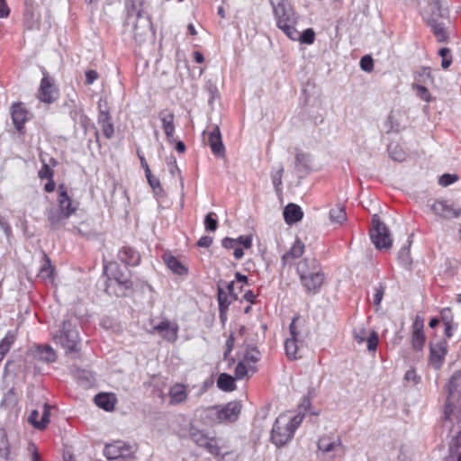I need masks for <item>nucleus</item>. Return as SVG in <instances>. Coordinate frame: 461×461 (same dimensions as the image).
I'll use <instances>...</instances> for the list:
<instances>
[{
    "mask_svg": "<svg viewBox=\"0 0 461 461\" xmlns=\"http://www.w3.org/2000/svg\"><path fill=\"white\" fill-rule=\"evenodd\" d=\"M284 168L282 166L279 168L272 172L271 179L275 188L276 194H280L282 193V177H283Z\"/></svg>",
    "mask_w": 461,
    "mask_h": 461,
    "instance_id": "45",
    "label": "nucleus"
},
{
    "mask_svg": "<svg viewBox=\"0 0 461 461\" xmlns=\"http://www.w3.org/2000/svg\"><path fill=\"white\" fill-rule=\"evenodd\" d=\"M167 164L168 166L169 172H170V174L173 176L175 175H178L179 176V177H180V184H181V186H183L184 185V181H183V177L181 176V171L178 168V167L176 165V158L173 155H171L170 157H168L167 158Z\"/></svg>",
    "mask_w": 461,
    "mask_h": 461,
    "instance_id": "52",
    "label": "nucleus"
},
{
    "mask_svg": "<svg viewBox=\"0 0 461 461\" xmlns=\"http://www.w3.org/2000/svg\"><path fill=\"white\" fill-rule=\"evenodd\" d=\"M50 407L45 403L43 405V411L40 418V412L37 410H33L28 418L29 423L33 425L38 429H43L47 427L50 422Z\"/></svg>",
    "mask_w": 461,
    "mask_h": 461,
    "instance_id": "19",
    "label": "nucleus"
},
{
    "mask_svg": "<svg viewBox=\"0 0 461 461\" xmlns=\"http://www.w3.org/2000/svg\"><path fill=\"white\" fill-rule=\"evenodd\" d=\"M299 320V317H294L292 320V322L290 324L289 330L291 338L286 339L285 342V348L286 356L289 359H297L300 357L297 355L298 353V346H297V339L299 332L296 329V321Z\"/></svg>",
    "mask_w": 461,
    "mask_h": 461,
    "instance_id": "14",
    "label": "nucleus"
},
{
    "mask_svg": "<svg viewBox=\"0 0 461 461\" xmlns=\"http://www.w3.org/2000/svg\"><path fill=\"white\" fill-rule=\"evenodd\" d=\"M346 212L342 206L338 205L330 211V220L335 223H342L346 221Z\"/></svg>",
    "mask_w": 461,
    "mask_h": 461,
    "instance_id": "43",
    "label": "nucleus"
},
{
    "mask_svg": "<svg viewBox=\"0 0 461 461\" xmlns=\"http://www.w3.org/2000/svg\"><path fill=\"white\" fill-rule=\"evenodd\" d=\"M68 217V212H62L55 208H50L47 212L48 221L53 230H58L63 226Z\"/></svg>",
    "mask_w": 461,
    "mask_h": 461,
    "instance_id": "21",
    "label": "nucleus"
},
{
    "mask_svg": "<svg viewBox=\"0 0 461 461\" xmlns=\"http://www.w3.org/2000/svg\"><path fill=\"white\" fill-rule=\"evenodd\" d=\"M360 68L366 72H371L374 68V60L369 55L364 56L360 59Z\"/></svg>",
    "mask_w": 461,
    "mask_h": 461,
    "instance_id": "60",
    "label": "nucleus"
},
{
    "mask_svg": "<svg viewBox=\"0 0 461 461\" xmlns=\"http://www.w3.org/2000/svg\"><path fill=\"white\" fill-rule=\"evenodd\" d=\"M369 236L376 249H389L392 247L393 240L389 230L377 214L373 216Z\"/></svg>",
    "mask_w": 461,
    "mask_h": 461,
    "instance_id": "7",
    "label": "nucleus"
},
{
    "mask_svg": "<svg viewBox=\"0 0 461 461\" xmlns=\"http://www.w3.org/2000/svg\"><path fill=\"white\" fill-rule=\"evenodd\" d=\"M189 434L191 439L199 447H203L205 444L206 440L209 438V437L206 434L194 427H191Z\"/></svg>",
    "mask_w": 461,
    "mask_h": 461,
    "instance_id": "46",
    "label": "nucleus"
},
{
    "mask_svg": "<svg viewBox=\"0 0 461 461\" xmlns=\"http://www.w3.org/2000/svg\"><path fill=\"white\" fill-rule=\"evenodd\" d=\"M212 212H209L204 219V226L208 231H215L218 227V221L216 219L212 218Z\"/></svg>",
    "mask_w": 461,
    "mask_h": 461,
    "instance_id": "59",
    "label": "nucleus"
},
{
    "mask_svg": "<svg viewBox=\"0 0 461 461\" xmlns=\"http://www.w3.org/2000/svg\"><path fill=\"white\" fill-rule=\"evenodd\" d=\"M38 96L41 102L47 104H51L58 98V90L48 76H44L41 81Z\"/></svg>",
    "mask_w": 461,
    "mask_h": 461,
    "instance_id": "13",
    "label": "nucleus"
},
{
    "mask_svg": "<svg viewBox=\"0 0 461 461\" xmlns=\"http://www.w3.org/2000/svg\"><path fill=\"white\" fill-rule=\"evenodd\" d=\"M37 357L46 363H52L56 361L57 355L51 347L45 345L38 347Z\"/></svg>",
    "mask_w": 461,
    "mask_h": 461,
    "instance_id": "33",
    "label": "nucleus"
},
{
    "mask_svg": "<svg viewBox=\"0 0 461 461\" xmlns=\"http://www.w3.org/2000/svg\"><path fill=\"white\" fill-rule=\"evenodd\" d=\"M413 87L416 89L417 95L425 102H429L431 100V95L428 90V88L423 84L415 83Z\"/></svg>",
    "mask_w": 461,
    "mask_h": 461,
    "instance_id": "54",
    "label": "nucleus"
},
{
    "mask_svg": "<svg viewBox=\"0 0 461 461\" xmlns=\"http://www.w3.org/2000/svg\"><path fill=\"white\" fill-rule=\"evenodd\" d=\"M387 149L392 159L399 162L403 160V150L397 143L391 141Z\"/></svg>",
    "mask_w": 461,
    "mask_h": 461,
    "instance_id": "47",
    "label": "nucleus"
},
{
    "mask_svg": "<svg viewBox=\"0 0 461 461\" xmlns=\"http://www.w3.org/2000/svg\"><path fill=\"white\" fill-rule=\"evenodd\" d=\"M119 259L128 266H137L140 263V254L130 247H122L118 252Z\"/></svg>",
    "mask_w": 461,
    "mask_h": 461,
    "instance_id": "22",
    "label": "nucleus"
},
{
    "mask_svg": "<svg viewBox=\"0 0 461 461\" xmlns=\"http://www.w3.org/2000/svg\"><path fill=\"white\" fill-rule=\"evenodd\" d=\"M261 354L259 350L253 346H248L242 361L247 365L256 364L259 361Z\"/></svg>",
    "mask_w": 461,
    "mask_h": 461,
    "instance_id": "41",
    "label": "nucleus"
},
{
    "mask_svg": "<svg viewBox=\"0 0 461 461\" xmlns=\"http://www.w3.org/2000/svg\"><path fill=\"white\" fill-rule=\"evenodd\" d=\"M133 453V447L121 440L107 444L104 450V456L110 460H115L119 458L123 460H130Z\"/></svg>",
    "mask_w": 461,
    "mask_h": 461,
    "instance_id": "8",
    "label": "nucleus"
},
{
    "mask_svg": "<svg viewBox=\"0 0 461 461\" xmlns=\"http://www.w3.org/2000/svg\"><path fill=\"white\" fill-rule=\"evenodd\" d=\"M218 303H219V310L221 317L222 316L223 312L228 310L230 301L228 298V294L223 291L222 288H218Z\"/></svg>",
    "mask_w": 461,
    "mask_h": 461,
    "instance_id": "49",
    "label": "nucleus"
},
{
    "mask_svg": "<svg viewBox=\"0 0 461 461\" xmlns=\"http://www.w3.org/2000/svg\"><path fill=\"white\" fill-rule=\"evenodd\" d=\"M426 335L424 332V319L417 315L411 325V348L421 353L425 345Z\"/></svg>",
    "mask_w": 461,
    "mask_h": 461,
    "instance_id": "9",
    "label": "nucleus"
},
{
    "mask_svg": "<svg viewBox=\"0 0 461 461\" xmlns=\"http://www.w3.org/2000/svg\"><path fill=\"white\" fill-rule=\"evenodd\" d=\"M98 78V73L95 70L86 72V84L92 85Z\"/></svg>",
    "mask_w": 461,
    "mask_h": 461,
    "instance_id": "64",
    "label": "nucleus"
},
{
    "mask_svg": "<svg viewBox=\"0 0 461 461\" xmlns=\"http://www.w3.org/2000/svg\"><path fill=\"white\" fill-rule=\"evenodd\" d=\"M304 251V245L302 241L297 240L289 251L282 256L283 265H286L291 260L300 258Z\"/></svg>",
    "mask_w": 461,
    "mask_h": 461,
    "instance_id": "29",
    "label": "nucleus"
},
{
    "mask_svg": "<svg viewBox=\"0 0 461 461\" xmlns=\"http://www.w3.org/2000/svg\"><path fill=\"white\" fill-rule=\"evenodd\" d=\"M303 421V416L295 415L293 418H287L280 415L276 418L271 431L272 442L276 447H283L294 437L295 429Z\"/></svg>",
    "mask_w": 461,
    "mask_h": 461,
    "instance_id": "3",
    "label": "nucleus"
},
{
    "mask_svg": "<svg viewBox=\"0 0 461 461\" xmlns=\"http://www.w3.org/2000/svg\"><path fill=\"white\" fill-rule=\"evenodd\" d=\"M415 83L423 85H432L434 78L431 76V70L429 68H422L416 72Z\"/></svg>",
    "mask_w": 461,
    "mask_h": 461,
    "instance_id": "39",
    "label": "nucleus"
},
{
    "mask_svg": "<svg viewBox=\"0 0 461 461\" xmlns=\"http://www.w3.org/2000/svg\"><path fill=\"white\" fill-rule=\"evenodd\" d=\"M153 330L167 341L175 342L177 339L178 325L168 320L162 321L158 324L154 325Z\"/></svg>",
    "mask_w": 461,
    "mask_h": 461,
    "instance_id": "16",
    "label": "nucleus"
},
{
    "mask_svg": "<svg viewBox=\"0 0 461 461\" xmlns=\"http://www.w3.org/2000/svg\"><path fill=\"white\" fill-rule=\"evenodd\" d=\"M125 9V24L131 27L135 41H143L152 29L150 16L146 11L145 0H127Z\"/></svg>",
    "mask_w": 461,
    "mask_h": 461,
    "instance_id": "1",
    "label": "nucleus"
},
{
    "mask_svg": "<svg viewBox=\"0 0 461 461\" xmlns=\"http://www.w3.org/2000/svg\"><path fill=\"white\" fill-rule=\"evenodd\" d=\"M66 106L69 109V116L76 124H79L84 130L85 133L88 127L91 125L90 119L85 114L83 106L80 103L75 100H70L66 104Z\"/></svg>",
    "mask_w": 461,
    "mask_h": 461,
    "instance_id": "11",
    "label": "nucleus"
},
{
    "mask_svg": "<svg viewBox=\"0 0 461 461\" xmlns=\"http://www.w3.org/2000/svg\"><path fill=\"white\" fill-rule=\"evenodd\" d=\"M297 273L308 293L317 294L325 279V275L315 258H303L297 265Z\"/></svg>",
    "mask_w": 461,
    "mask_h": 461,
    "instance_id": "2",
    "label": "nucleus"
},
{
    "mask_svg": "<svg viewBox=\"0 0 461 461\" xmlns=\"http://www.w3.org/2000/svg\"><path fill=\"white\" fill-rule=\"evenodd\" d=\"M292 41H299L301 43L312 44L315 40V32L312 28L304 30L302 33L298 32V37L291 39Z\"/></svg>",
    "mask_w": 461,
    "mask_h": 461,
    "instance_id": "44",
    "label": "nucleus"
},
{
    "mask_svg": "<svg viewBox=\"0 0 461 461\" xmlns=\"http://www.w3.org/2000/svg\"><path fill=\"white\" fill-rule=\"evenodd\" d=\"M274 14L277 27L282 30L289 39L298 37V31L295 25L298 16L294 13L291 5L285 1H280L274 5Z\"/></svg>",
    "mask_w": 461,
    "mask_h": 461,
    "instance_id": "4",
    "label": "nucleus"
},
{
    "mask_svg": "<svg viewBox=\"0 0 461 461\" xmlns=\"http://www.w3.org/2000/svg\"><path fill=\"white\" fill-rule=\"evenodd\" d=\"M427 23L438 41L444 42L447 41V33L442 23H438L435 19H429Z\"/></svg>",
    "mask_w": 461,
    "mask_h": 461,
    "instance_id": "31",
    "label": "nucleus"
},
{
    "mask_svg": "<svg viewBox=\"0 0 461 461\" xmlns=\"http://www.w3.org/2000/svg\"><path fill=\"white\" fill-rule=\"evenodd\" d=\"M43 258L45 259V263L41 267L40 276L44 278V279L50 278L51 276H52V271H53V268H52L51 264H50V260L47 257L46 254H43Z\"/></svg>",
    "mask_w": 461,
    "mask_h": 461,
    "instance_id": "56",
    "label": "nucleus"
},
{
    "mask_svg": "<svg viewBox=\"0 0 461 461\" xmlns=\"http://www.w3.org/2000/svg\"><path fill=\"white\" fill-rule=\"evenodd\" d=\"M158 118L161 121L162 129L167 137V140L169 143H174L176 141L174 139V133H175V123H174L175 115H174V113L169 110H163L159 113Z\"/></svg>",
    "mask_w": 461,
    "mask_h": 461,
    "instance_id": "17",
    "label": "nucleus"
},
{
    "mask_svg": "<svg viewBox=\"0 0 461 461\" xmlns=\"http://www.w3.org/2000/svg\"><path fill=\"white\" fill-rule=\"evenodd\" d=\"M171 404H180L187 398V391L183 384H176L172 385L168 392Z\"/></svg>",
    "mask_w": 461,
    "mask_h": 461,
    "instance_id": "23",
    "label": "nucleus"
},
{
    "mask_svg": "<svg viewBox=\"0 0 461 461\" xmlns=\"http://www.w3.org/2000/svg\"><path fill=\"white\" fill-rule=\"evenodd\" d=\"M236 240H238L239 247L250 249L252 246V237L250 235L240 236Z\"/></svg>",
    "mask_w": 461,
    "mask_h": 461,
    "instance_id": "62",
    "label": "nucleus"
},
{
    "mask_svg": "<svg viewBox=\"0 0 461 461\" xmlns=\"http://www.w3.org/2000/svg\"><path fill=\"white\" fill-rule=\"evenodd\" d=\"M384 287L381 285L375 287V294L373 296V303L375 306L378 307L380 305L384 297Z\"/></svg>",
    "mask_w": 461,
    "mask_h": 461,
    "instance_id": "61",
    "label": "nucleus"
},
{
    "mask_svg": "<svg viewBox=\"0 0 461 461\" xmlns=\"http://www.w3.org/2000/svg\"><path fill=\"white\" fill-rule=\"evenodd\" d=\"M447 353V342L446 339L429 344V362L435 368L438 369L441 367Z\"/></svg>",
    "mask_w": 461,
    "mask_h": 461,
    "instance_id": "12",
    "label": "nucleus"
},
{
    "mask_svg": "<svg viewBox=\"0 0 461 461\" xmlns=\"http://www.w3.org/2000/svg\"><path fill=\"white\" fill-rule=\"evenodd\" d=\"M98 123L102 127L104 135L107 139L112 138L113 135V132H114V129H113V124L111 122V118H110L108 112L100 110L99 116H98Z\"/></svg>",
    "mask_w": 461,
    "mask_h": 461,
    "instance_id": "27",
    "label": "nucleus"
},
{
    "mask_svg": "<svg viewBox=\"0 0 461 461\" xmlns=\"http://www.w3.org/2000/svg\"><path fill=\"white\" fill-rule=\"evenodd\" d=\"M386 133L389 135L392 134H400L401 131V123L400 120L396 118V115L393 112L388 116L387 121L385 122Z\"/></svg>",
    "mask_w": 461,
    "mask_h": 461,
    "instance_id": "38",
    "label": "nucleus"
},
{
    "mask_svg": "<svg viewBox=\"0 0 461 461\" xmlns=\"http://www.w3.org/2000/svg\"><path fill=\"white\" fill-rule=\"evenodd\" d=\"M447 461H461V432L456 438L454 446L450 447Z\"/></svg>",
    "mask_w": 461,
    "mask_h": 461,
    "instance_id": "42",
    "label": "nucleus"
},
{
    "mask_svg": "<svg viewBox=\"0 0 461 461\" xmlns=\"http://www.w3.org/2000/svg\"><path fill=\"white\" fill-rule=\"evenodd\" d=\"M59 209L62 212H68V216H70L73 212H75L76 208L72 207L71 199L68 197V193L63 185L59 187Z\"/></svg>",
    "mask_w": 461,
    "mask_h": 461,
    "instance_id": "25",
    "label": "nucleus"
},
{
    "mask_svg": "<svg viewBox=\"0 0 461 461\" xmlns=\"http://www.w3.org/2000/svg\"><path fill=\"white\" fill-rule=\"evenodd\" d=\"M104 271L107 273L110 280L114 281L124 289L131 287L132 284L130 280V273L126 267L123 269L120 268L117 263L111 262L109 265H104Z\"/></svg>",
    "mask_w": 461,
    "mask_h": 461,
    "instance_id": "10",
    "label": "nucleus"
},
{
    "mask_svg": "<svg viewBox=\"0 0 461 461\" xmlns=\"http://www.w3.org/2000/svg\"><path fill=\"white\" fill-rule=\"evenodd\" d=\"M440 320L443 324L454 323V315L451 308L446 307L440 311Z\"/></svg>",
    "mask_w": 461,
    "mask_h": 461,
    "instance_id": "57",
    "label": "nucleus"
},
{
    "mask_svg": "<svg viewBox=\"0 0 461 461\" xmlns=\"http://www.w3.org/2000/svg\"><path fill=\"white\" fill-rule=\"evenodd\" d=\"M146 177H147V180L149 184V185L154 189L156 190L157 188H161V185H160V182L159 180L155 177L154 176H152L151 174V171L149 170V175H145Z\"/></svg>",
    "mask_w": 461,
    "mask_h": 461,
    "instance_id": "63",
    "label": "nucleus"
},
{
    "mask_svg": "<svg viewBox=\"0 0 461 461\" xmlns=\"http://www.w3.org/2000/svg\"><path fill=\"white\" fill-rule=\"evenodd\" d=\"M42 167L40 169L38 176L41 179L53 178L54 171L52 167H56L57 161L53 158H49V162L46 161L44 156H40Z\"/></svg>",
    "mask_w": 461,
    "mask_h": 461,
    "instance_id": "30",
    "label": "nucleus"
},
{
    "mask_svg": "<svg viewBox=\"0 0 461 461\" xmlns=\"http://www.w3.org/2000/svg\"><path fill=\"white\" fill-rule=\"evenodd\" d=\"M221 245L226 249H233V256L236 259H240L244 256L243 249L239 247L238 240L232 238H224Z\"/></svg>",
    "mask_w": 461,
    "mask_h": 461,
    "instance_id": "36",
    "label": "nucleus"
},
{
    "mask_svg": "<svg viewBox=\"0 0 461 461\" xmlns=\"http://www.w3.org/2000/svg\"><path fill=\"white\" fill-rule=\"evenodd\" d=\"M447 389L448 393V396L447 399V402L445 404V418L446 420H450L451 413L453 411L452 404L450 403V398L453 395L454 392L457 389V383L456 380L452 377L447 384Z\"/></svg>",
    "mask_w": 461,
    "mask_h": 461,
    "instance_id": "37",
    "label": "nucleus"
},
{
    "mask_svg": "<svg viewBox=\"0 0 461 461\" xmlns=\"http://www.w3.org/2000/svg\"><path fill=\"white\" fill-rule=\"evenodd\" d=\"M439 56L441 57V67L444 69L448 68L452 63V55L448 48H442L439 50Z\"/></svg>",
    "mask_w": 461,
    "mask_h": 461,
    "instance_id": "55",
    "label": "nucleus"
},
{
    "mask_svg": "<svg viewBox=\"0 0 461 461\" xmlns=\"http://www.w3.org/2000/svg\"><path fill=\"white\" fill-rule=\"evenodd\" d=\"M355 339L359 344L366 341L367 349L375 351L378 344V334L375 330L368 331L364 328H359L355 330Z\"/></svg>",
    "mask_w": 461,
    "mask_h": 461,
    "instance_id": "18",
    "label": "nucleus"
},
{
    "mask_svg": "<svg viewBox=\"0 0 461 461\" xmlns=\"http://www.w3.org/2000/svg\"><path fill=\"white\" fill-rule=\"evenodd\" d=\"M0 455L7 458L9 455V443L5 429H0Z\"/></svg>",
    "mask_w": 461,
    "mask_h": 461,
    "instance_id": "51",
    "label": "nucleus"
},
{
    "mask_svg": "<svg viewBox=\"0 0 461 461\" xmlns=\"http://www.w3.org/2000/svg\"><path fill=\"white\" fill-rule=\"evenodd\" d=\"M56 344H59L67 354H74L78 351L79 335L78 331L70 321L65 320L62 328L54 336Z\"/></svg>",
    "mask_w": 461,
    "mask_h": 461,
    "instance_id": "6",
    "label": "nucleus"
},
{
    "mask_svg": "<svg viewBox=\"0 0 461 461\" xmlns=\"http://www.w3.org/2000/svg\"><path fill=\"white\" fill-rule=\"evenodd\" d=\"M433 212L443 217V218H451L456 217L458 214L451 208H449L445 202L436 201L432 205Z\"/></svg>",
    "mask_w": 461,
    "mask_h": 461,
    "instance_id": "32",
    "label": "nucleus"
},
{
    "mask_svg": "<svg viewBox=\"0 0 461 461\" xmlns=\"http://www.w3.org/2000/svg\"><path fill=\"white\" fill-rule=\"evenodd\" d=\"M257 367L252 365H247L244 361H240L235 367L236 379H243L249 372H257Z\"/></svg>",
    "mask_w": 461,
    "mask_h": 461,
    "instance_id": "40",
    "label": "nucleus"
},
{
    "mask_svg": "<svg viewBox=\"0 0 461 461\" xmlns=\"http://www.w3.org/2000/svg\"><path fill=\"white\" fill-rule=\"evenodd\" d=\"M207 142L212 152L215 156L222 157L224 155L225 149L221 140L220 128L218 126H214L212 131L209 132Z\"/></svg>",
    "mask_w": 461,
    "mask_h": 461,
    "instance_id": "20",
    "label": "nucleus"
},
{
    "mask_svg": "<svg viewBox=\"0 0 461 461\" xmlns=\"http://www.w3.org/2000/svg\"><path fill=\"white\" fill-rule=\"evenodd\" d=\"M201 416L209 419V422H233L238 420L241 411V403L240 402H230L226 405L212 406L198 409Z\"/></svg>",
    "mask_w": 461,
    "mask_h": 461,
    "instance_id": "5",
    "label": "nucleus"
},
{
    "mask_svg": "<svg viewBox=\"0 0 461 461\" xmlns=\"http://www.w3.org/2000/svg\"><path fill=\"white\" fill-rule=\"evenodd\" d=\"M27 111L21 104H15L12 107V119L15 128L20 131L27 121Z\"/></svg>",
    "mask_w": 461,
    "mask_h": 461,
    "instance_id": "26",
    "label": "nucleus"
},
{
    "mask_svg": "<svg viewBox=\"0 0 461 461\" xmlns=\"http://www.w3.org/2000/svg\"><path fill=\"white\" fill-rule=\"evenodd\" d=\"M318 449L325 454L339 455L342 452L341 440L338 436H323L318 441Z\"/></svg>",
    "mask_w": 461,
    "mask_h": 461,
    "instance_id": "15",
    "label": "nucleus"
},
{
    "mask_svg": "<svg viewBox=\"0 0 461 461\" xmlns=\"http://www.w3.org/2000/svg\"><path fill=\"white\" fill-rule=\"evenodd\" d=\"M14 342V334L11 331L7 332L5 338L0 341V352H2L4 355H6L9 352Z\"/></svg>",
    "mask_w": 461,
    "mask_h": 461,
    "instance_id": "50",
    "label": "nucleus"
},
{
    "mask_svg": "<svg viewBox=\"0 0 461 461\" xmlns=\"http://www.w3.org/2000/svg\"><path fill=\"white\" fill-rule=\"evenodd\" d=\"M95 404L106 411L113 410L115 404V397L112 393H98L95 397Z\"/></svg>",
    "mask_w": 461,
    "mask_h": 461,
    "instance_id": "28",
    "label": "nucleus"
},
{
    "mask_svg": "<svg viewBox=\"0 0 461 461\" xmlns=\"http://www.w3.org/2000/svg\"><path fill=\"white\" fill-rule=\"evenodd\" d=\"M303 212L301 207L294 203H289L284 210V218L288 224L295 223L302 220Z\"/></svg>",
    "mask_w": 461,
    "mask_h": 461,
    "instance_id": "24",
    "label": "nucleus"
},
{
    "mask_svg": "<svg viewBox=\"0 0 461 461\" xmlns=\"http://www.w3.org/2000/svg\"><path fill=\"white\" fill-rule=\"evenodd\" d=\"M458 176L455 174H444L438 179V184L441 186H447L456 182Z\"/></svg>",
    "mask_w": 461,
    "mask_h": 461,
    "instance_id": "58",
    "label": "nucleus"
},
{
    "mask_svg": "<svg viewBox=\"0 0 461 461\" xmlns=\"http://www.w3.org/2000/svg\"><path fill=\"white\" fill-rule=\"evenodd\" d=\"M204 447L209 453L214 456L221 455V448L218 446V442L214 438H209L205 444L202 447Z\"/></svg>",
    "mask_w": 461,
    "mask_h": 461,
    "instance_id": "53",
    "label": "nucleus"
},
{
    "mask_svg": "<svg viewBox=\"0 0 461 461\" xmlns=\"http://www.w3.org/2000/svg\"><path fill=\"white\" fill-rule=\"evenodd\" d=\"M217 386L224 392H232L236 388L234 378L226 373H221L219 375Z\"/></svg>",
    "mask_w": 461,
    "mask_h": 461,
    "instance_id": "34",
    "label": "nucleus"
},
{
    "mask_svg": "<svg viewBox=\"0 0 461 461\" xmlns=\"http://www.w3.org/2000/svg\"><path fill=\"white\" fill-rule=\"evenodd\" d=\"M164 259L167 267L173 273L180 276L185 275L187 273V268L176 258L173 256H166Z\"/></svg>",
    "mask_w": 461,
    "mask_h": 461,
    "instance_id": "35",
    "label": "nucleus"
},
{
    "mask_svg": "<svg viewBox=\"0 0 461 461\" xmlns=\"http://www.w3.org/2000/svg\"><path fill=\"white\" fill-rule=\"evenodd\" d=\"M295 171L297 173H302L303 171L307 170V156L300 150H296L295 153Z\"/></svg>",
    "mask_w": 461,
    "mask_h": 461,
    "instance_id": "48",
    "label": "nucleus"
}]
</instances>
